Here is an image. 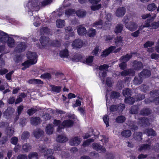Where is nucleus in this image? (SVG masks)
Wrapping results in <instances>:
<instances>
[{
  "instance_id": "nucleus-1",
  "label": "nucleus",
  "mask_w": 159,
  "mask_h": 159,
  "mask_svg": "<svg viewBox=\"0 0 159 159\" xmlns=\"http://www.w3.org/2000/svg\"><path fill=\"white\" fill-rule=\"evenodd\" d=\"M52 1L53 0H44L39 2L36 0L28 2L27 7L31 11H38L41 7H44L46 6L50 5Z\"/></svg>"
},
{
  "instance_id": "nucleus-2",
  "label": "nucleus",
  "mask_w": 159,
  "mask_h": 159,
  "mask_svg": "<svg viewBox=\"0 0 159 159\" xmlns=\"http://www.w3.org/2000/svg\"><path fill=\"white\" fill-rule=\"evenodd\" d=\"M129 20L127 16L124 17L122 21L125 25V27L131 31L135 30L138 28V24L134 21H130L128 22Z\"/></svg>"
},
{
  "instance_id": "nucleus-3",
  "label": "nucleus",
  "mask_w": 159,
  "mask_h": 159,
  "mask_svg": "<svg viewBox=\"0 0 159 159\" xmlns=\"http://www.w3.org/2000/svg\"><path fill=\"white\" fill-rule=\"evenodd\" d=\"M109 66L106 64H104L98 67L101 71L99 74V77L103 84L105 83V77L107 75V71Z\"/></svg>"
},
{
  "instance_id": "nucleus-4",
  "label": "nucleus",
  "mask_w": 159,
  "mask_h": 159,
  "mask_svg": "<svg viewBox=\"0 0 159 159\" xmlns=\"http://www.w3.org/2000/svg\"><path fill=\"white\" fill-rule=\"evenodd\" d=\"M73 121L71 120H68L64 121L62 123V127L59 126L57 129V132L61 133L62 132V129H64L65 127H71L73 125Z\"/></svg>"
},
{
  "instance_id": "nucleus-5",
  "label": "nucleus",
  "mask_w": 159,
  "mask_h": 159,
  "mask_svg": "<svg viewBox=\"0 0 159 159\" xmlns=\"http://www.w3.org/2000/svg\"><path fill=\"white\" fill-rule=\"evenodd\" d=\"M101 0H89V2L92 5L90 6L91 9L93 11L98 10L101 7L100 4H97Z\"/></svg>"
},
{
  "instance_id": "nucleus-6",
  "label": "nucleus",
  "mask_w": 159,
  "mask_h": 159,
  "mask_svg": "<svg viewBox=\"0 0 159 159\" xmlns=\"http://www.w3.org/2000/svg\"><path fill=\"white\" fill-rule=\"evenodd\" d=\"M27 58L32 64H35L37 61V55L35 52H28L26 54Z\"/></svg>"
},
{
  "instance_id": "nucleus-7",
  "label": "nucleus",
  "mask_w": 159,
  "mask_h": 159,
  "mask_svg": "<svg viewBox=\"0 0 159 159\" xmlns=\"http://www.w3.org/2000/svg\"><path fill=\"white\" fill-rule=\"evenodd\" d=\"M27 47L26 43L24 42H19L17 44L15 48V51L17 52L24 51Z\"/></svg>"
},
{
  "instance_id": "nucleus-8",
  "label": "nucleus",
  "mask_w": 159,
  "mask_h": 159,
  "mask_svg": "<svg viewBox=\"0 0 159 159\" xmlns=\"http://www.w3.org/2000/svg\"><path fill=\"white\" fill-rule=\"evenodd\" d=\"M84 44V42L82 40L78 39L73 42L72 45L74 48H80L82 47Z\"/></svg>"
},
{
  "instance_id": "nucleus-9",
  "label": "nucleus",
  "mask_w": 159,
  "mask_h": 159,
  "mask_svg": "<svg viewBox=\"0 0 159 159\" xmlns=\"http://www.w3.org/2000/svg\"><path fill=\"white\" fill-rule=\"evenodd\" d=\"M93 148L99 152L104 153L106 151V149L103 146L97 143H93L92 144Z\"/></svg>"
},
{
  "instance_id": "nucleus-10",
  "label": "nucleus",
  "mask_w": 159,
  "mask_h": 159,
  "mask_svg": "<svg viewBox=\"0 0 159 159\" xmlns=\"http://www.w3.org/2000/svg\"><path fill=\"white\" fill-rule=\"evenodd\" d=\"M158 91L155 90L150 92V95L151 97L149 98L146 99L144 100V102L146 104H148L150 102H153V97L157 96L158 94Z\"/></svg>"
},
{
  "instance_id": "nucleus-11",
  "label": "nucleus",
  "mask_w": 159,
  "mask_h": 159,
  "mask_svg": "<svg viewBox=\"0 0 159 159\" xmlns=\"http://www.w3.org/2000/svg\"><path fill=\"white\" fill-rule=\"evenodd\" d=\"M116 48V47L115 46H111L103 52L102 54L101 55V56L102 57H106L111 52L113 51Z\"/></svg>"
},
{
  "instance_id": "nucleus-12",
  "label": "nucleus",
  "mask_w": 159,
  "mask_h": 159,
  "mask_svg": "<svg viewBox=\"0 0 159 159\" xmlns=\"http://www.w3.org/2000/svg\"><path fill=\"white\" fill-rule=\"evenodd\" d=\"M10 37L6 33L0 31V42L2 43H6Z\"/></svg>"
},
{
  "instance_id": "nucleus-13",
  "label": "nucleus",
  "mask_w": 159,
  "mask_h": 159,
  "mask_svg": "<svg viewBox=\"0 0 159 159\" xmlns=\"http://www.w3.org/2000/svg\"><path fill=\"white\" fill-rule=\"evenodd\" d=\"M139 123L141 126H146L149 125L150 123L149 120L146 118L142 117L139 119Z\"/></svg>"
},
{
  "instance_id": "nucleus-14",
  "label": "nucleus",
  "mask_w": 159,
  "mask_h": 159,
  "mask_svg": "<svg viewBox=\"0 0 159 159\" xmlns=\"http://www.w3.org/2000/svg\"><path fill=\"white\" fill-rule=\"evenodd\" d=\"M126 10L125 7H119L116 10V14L117 17H122L125 15Z\"/></svg>"
},
{
  "instance_id": "nucleus-15",
  "label": "nucleus",
  "mask_w": 159,
  "mask_h": 159,
  "mask_svg": "<svg viewBox=\"0 0 159 159\" xmlns=\"http://www.w3.org/2000/svg\"><path fill=\"white\" fill-rule=\"evenodd\" d=\"M120 74L121 76H125L128 75L133 76L135 74V71L132 69H128L122 71Z\"/></svg>"
},
{
  "instance_id": "nucleus-16",
  "label": "nucleus",
  "mask_w": 159,
  "mask_h": 159,
  "mask_svg": "<svg viewBox=\"0 0 159 159\" xmlns=\"http://www.w3.org/2000/svg\"><path fill=\"white\" fill-rule=\"evenodd\" d=\"M81 141V139L78 137H75L71 139L70 143L71 146H77Z\"/></svg>"
},
{
  "instance_id": "nucleus-17",
  "label": "nucleus",
  "mask_w": 159,
  "mask_h": 159,
  "mask_svg": "<svg viewBox=\"0 0 159 159\" xmlns=\"http://www.w3.org/2000/svg\"><path fill=\"white\" fill-rule=\"evenodd\" d=\"M68 140V138L66 137L64 134L61 135H58L56 139V141L57 142L61 143H64L65 142L67 141Z\"/></svg>"
},
{
  "instance_id": "nucleus-18",
  "label": "nucleus",
  "mask_w": 159,
  "mask_h": 159,
  "mask_svg": "<svg viewBox=\"0 0 159 159\" xmlns=\"http://www.w3.org/2000/svg\"><path fill=\"white\" fill-rule=\"evenodd\" d=\"M43 130L39 129H36L34 131L33 134L36 138L39 139L43 136Z\"/></svg>"
},
{
  "instance_id": "nucleus-19",
  "label": "nucleus",
  "mask_w": 159,
  "mask_h": 159,
  "mask_svg": "<svg viewBox=\"0 0 159 159\" xmlns=\"http://www.w3.org/2000/svg\"><path fill=\"white\" fill-rule=\"evenodd\" d=\"M139 75L142 77L146 78L150 76L151 75V72L150 70L144 69L139 73Z\"/></svg>"
},
{
  "instance_id": "nucleus-20",
  "label": "nucleus",
  "mask_w": 159,
  "mask_h": 159,
  "mask_svg": "<svg viewBox=\"0 0 159 159\" xmlns=\"http://www.w3.org/2000/svg\"><path fill=\"white\" fill-rule=\"evenodd\" d=\"M133 67L135 70H139L143 68V65L141 62L135 61L134 62Z\"/></svg>"
},
{
  "instance_id": "nucleus-21",
  "label": "nucleus",
  "mask_w": 159,
  "mask_h": 159,
  "mask_svg": "<svg viewBox=\"0 0 159 159\" xmlns=\"http://www.w3.org/2000/svg\"><path fill=\"white\" fill-rule=\"evenodd\" d=\"M77 33L80 35H84L87 33V30L85 28L80 25L77 28Z\"/></svg>"
},
{
  "instance_id": "nucleus-22",
  "label": "nucleus",
  "mask_w": 159,
  "mask_h": 159,
  "mask_svg": "<svg viewBox=\"0 0 159 159\" xmlns=\"http://www.w3.org/2000/svg\"><path fill=\"white\" fill-rule=\"evenodd\" d=\"M49 39L44 36H42L40 38V41L41 44L43 47H45L48 45L49 43Z\"/></svg>"
},
{
  "instance_id": "nucleus-23",
  "label": "nucleus",
  "mask_w": 159,
  "mask_h": 159,
  "mask_svg": "<svg viewBox=\"0 0 159 159\" xmlns=\"http://www.w3.org/2000/svg\"><path fill=\"white\" fill-rule=\"evenodd\" d=\"M41 120L39 117H32L30 119V122L31 124L34 125H36L41 122Z\"/></svg>"
},
{
  "instance_id": "nucleus-24",
  "label": "nucleus",
  "mask_w": 159,
  "mask_h": 159,
  "mask_svg": "<svg viewBox=\"0 0 159 159\" xmlns=\"http://www.w3.org/2000/svg\"><path fill=\"white\" fill-rule=\"evenodd\" d=\"M143 81L142 77L139 75L138 76H135L133 80V82L135 85L140 84Z\"/></svg>"
},
{
  "instance_id": "nucleus-25",
  "label": "nucleus",
  "mask_w": 159,
  "mask_h": 159,
  "mask_svg": "<svg viewBox=\"0 0 159 159\" xmlns=\"http://www.w3.org/2000/svg\"><path fill=\"white\" fill-rule=\"evenodd\" d=\"M6 42L8 46L10 48H13L15 45V43L14 39L11 37L8 38Z\"/></svg>"
},
{
  "instance_id": "nucleus-26",
  "label": "nucleus",
  "mask_w": 159,
  "mask_h": 159,
  "mask_svg": "<svg viewBox=\"0 0 159 159\" xmlns=\"http://www.w3.org/2000/svg\"><path fill=\"white\" fill-rule=\"evenodd\" d=\"M59 55L61 58H67L69 56L68 50L66 48L60 52Z\"/></svg>"
},
{
  "instance_id": "nucleus-27",
  "label": "nucleus",
  "mask_w": 159,
  "mask_h": 159,
  "mask_svg": "<svg viewBox=\"0 0 159 159\" xmlns=\"http://www.w3.org/2000/svg\"><path fill=\"white\" fill-rule=\"evenodd\" d=\"M56 24L57 28H61L65 26V23L64 20L58 19L56 21Z\"/></svg>"
},
{
  "instance_id": "nucleus-28",
  "label": "nucleus",
  "mask_w": 159,
  "mask_h": 159,
  "mask_svg": "<svg viewBox=\"0 0 159 159\" xmlns=\"http://www.w3.org/2000/svg\"><path fill=\"white\" fill-rule=\"evenodd\" d=\"M50 87L51 88V90L52 91L54 92L59 93L61 91V87L60 86H56L53 85H50Z\"/></svg>"
},
{
  "instance_id": "nucleus-29",
  "label": "nucleus",
  "mask_w": 159,
  "mask_h": 159,
  "mask_svg": "<svg viewBox=\"0 0 159 159\" xmlns=\"http://www.w3.org/2000/svg\"><path fill=\"white\" fill-rule=\"evenodd\" d=\"M53 126L52 124L48 125L46 129V133L49 135L52 134L53 130Z\"/></svg>"
},
{
  "instance_id": "nucleus-30",
  "label": "nucleus",
  "mask_w": 159,
  "mask_h": 159,
  "mask_svg": "<svg viewBox=\"0 0 159 159\" xmlns=\"http://www.w3.org/2000/svg\"><path fill=\"white\" fill-rule=\"evenodd\" d=\"M28 82L30 84H42L43 83L40 80L32 79L30 80H28Z\"/></svg>"
},
{
  "instance_id": "nucleus-31",
  "label": "nucleus",
  "mask_w": 159,
  "mask_h": 159,
  "mask_svg": "<svg viewBox=\"0 0 159 159\" xmlns=\"http://www.w3.org/2000/svg\"><path fill=\"white\" fill-rule=\"evenodd\" d=\"M32 148V146L29 143H25L22 146L23 150L25 152H28Z\"/></svg>"
},
{
  "instance_id": "nucleus-32",
  "label": "nucleus",
  "mask_w": 159,
  "mask_h": 159,
  "mask_svg": "<svg viewBox=\"0 0 159 159\" xmlns=\"http://www.w3.org/2000/svg\"><path fill=\"white\" fill-rule=\"evenodd\" d=\"M151 111L148 108H143L140 111V114L144 116H148L150 114Z\"/></svg>"
},
{
  "instance_id": "nucleus-33",
  "label": "nucleus",
  "mask_w": 159,
  "mask_h": 159,
  "mask_svg": "<svg viewBox=\"0 0 159 159\" xmlns=\"http://www.w3.org/2000/svg\"><path fill=\"white\" fill-rule=\"evenodd\" d=\"M115 43L116 47L120 45L122 43V38L121 37L117 36L115 39Z\"/></svg>"
},
{
  "instance_id": "nucleus-34",
  "label": "nucleus",
  "mask_w": 159,
  "mask_h": 159,
  "mask_svg": "<svg viewBox=\"0 0 159 159\" xmlns=\"http://www.w3.org/2000/svg\"><path fill=\"white\" fill-rule=\"evenodd\" d=\"M82 58V56L80 54L76 53L71 58V60L73 61L77 62L80 60Z\"/></svg>"
},
{
  "instance_id": "nucleus-35",
  "label": "nucleus",
  "mask_w": 159,
  "mask_h": 159,
  "mask_svg": "<svg viewBox=\"0 0 159 159\" xmlns=\"http://www.w3.org/2000/svg\"><path fill=\"white\" fill-rule=\"evenodd\" d=\"M142 133L141 132H135L133 134L134 138L139 141H140L142 140Z\"/></svg>"
},
{
  "instance_id": "nucleus-36",
  "label": "nucleus",
  "mask_w": 159,
  "mask_h": 159,
  "mask_svg": "<svg viewBox=\"0 0 159 159\" xmlns=\"http://www.w3.org/2000/svg\"><path fill=\"white\" fill-rule=\"evenodd\" d=\"M131 55L129 54H127L126 55L122 56L120 59V60L121 61L126 62L129 60L131 57Z\"/></svg>"
},
{
  "instance_id": "nucleus-37",
  "label": "nucleus",
  "mask_w": 159,
  "mask_h": 159,
  "mask_svg": "<svg viewBox=\"0 0 159 159\" xmlns=\"http://www.w3.org/2000/svg\"><path fill=\"white\" fill-rule=\"evenodd\" d=\"M28 158L29 159H38V154L35 152H31L28 155Z\"/></svg>"
},
{
  "instance_id": "nucleus-38",
  "label": "nucleus",
  "mask_w": 159,
  "mask_h": 159,
  "mask_svg": "<svg viewBox=\"0 0 159 159\" xmlns=\"http://www.w3.org/2000/svg\"><path fill=\"white\" fill-rule=\"evenodd\" d=\"M123 25L122 24H118L117 25L114 30V32L116 34L121 32L123 28Z\"/></svg>"
},
{
  "instance_id": "nucleus-39",
  "label": "nucleus",
  "mask_w": 159,
  "mask_h": 159,
  "mask_svg": "<svg viewBox=\"0 0 159 159\" xmlns=\"http://www.w3.org/2000/svg\"><path fill=\"white\" fill-rule=\"evenodd\" d=\"M128 125L130 127V129L132 130H136L138 129V127L135 125L134 122L132 121H129L128 123Z\"/></svg>"
},
{
  "instance_id": "nucleus-40",
  "label": "nucleus",
  "mask_w": 159,
  "mask_h": 159,
  "mask_svg": "<svg viewBox=\"0 0 159 159\" xmlns=\"http://www.w3.org/2000/svg\"><path fill=\"white\" fill-rule=\"evenodd\" d=\"M139 108L138 107L136 106H132L130 108L129 112L132 114H135L138 112Z\"/></svg>"
},
{
  "instance_id": "nucleus-41",
  "label": "nucleus",
  "mask_w": 159,
  "mask_h": 159,
  "mask_svg": "<svg viewBox=\"0 0 159 159\" xmlns=\"http://www.w3.org/2000/svg\"><path fill=\"white\" fill-rule=\"evenodd\" d=\"M144 133L147 134L148 136L150 135L155 136L156 135L155 131L152 129H147L145 130Z\"/></svg>"
},
{
  "instance_id": "nucleus-42",
  "label": "nucleus",
  "mask_w": 159,
  "mask_h": 159,
  "mask_svg": "<svg viewBox=\"0 0 159 159\" xmlns=\"http://www.w3.org/2000/svg\"><path fill=\"white\" fill-rule=\"evenodd\" d=\"M135 99L132 97L129 96L126 97L125 98V102L126 103L132 104L135 102Z\"/></svg>"
},
{
  "instance_id": "nucleus-43",
  "label": "nucleus",
  "mask_w": 159,
  "mask_h": 159,
  "mask_svg": "<svg viewBox=\"0 0 159 159\" xmlns=\"http://www.w3.org/2000/svg\"><path fill=\"white\" fill-rule=\"evenodd\" d=\"M131 131L129 130H126L121 132V135L125 137H128L131 135Z\"/></svg>"
},
{
  "instance_id": "nucleus-44",
  "label": "nucleus",
  "mask_w": 159,
  "mask_h": 159,
  "mask_svg": "<svg viewBox=\"0 0 159 159\" xmlns=\"http://www.w3.org/2000/svg\"><path fill=\"white\" fill-rule=\"evenodd\" d=\"M150 149V146L148 144H143L140 145L139 150L142 151L145 150H148Z\"/></svg>"
},
{
  "instance_id": "nucleus-45",
  "label": "nucleus",
  "mask_w": 159,
  "mask_h": 159,
  "mask_svg": "<svg viewBox=\"0 0 159 159\" xmlns=\"http://www.w3.org/2000/svg\"><path fill=\"white\" fill-rule=\"evenodd\" d=\"M157 8L156 6L153 3L149 4L147 6V9L150 11H153L155 10Z\"/></svg>"
},
{
  "instance_id": "nucleus-46",
  "label": "nucleus",
  "mask_w": 159,
  "mask_h": 159,
  "mask_svg": "<svg viewBox=\"0 0 159 159\" xmlns=\"http://www.w3.org/2000/svg\"><path fill=\"white\" fill-rule=\"evenodd\" d=\"M76 13L78 17H83L86 15V12L81 10H78L76 12Z\"/></svg>"
},
{
  "instance_id": "nucleus-47",
  "label": "nucleus",
  "mask_w": 159,
  "mask_h": 159,
  "mask_svg": "<svg viewBox=\"0 0 159 159\" xmlns=\"http://www.w3.org/2000/svg\"><path fill=\"white\" fill-rule=\"evenodd\" d=\"M123 95L126 98L131 95V90L129 88L125 89L123 91Z\"/></svg>"
},
{
  "instance_id": "nucleus-48",
  "label": "nucleus",
  "mask_w": 159,
  "mask_h": 159,
  "mask_svg": "<svg viewBox=\"0 0 159 159\" xmlns=\"http://www.w3.org/2000/svg\"><path fill=\"white\" fill-rule=\"evenodd\" d=\"M102 21L101 20H100L99 21L94 23L93 26L97 28H102Z\"/></svg>"
},
{
  "instance_id": "nucleus-49",
  "label": "nucleus",
  "mask_w": 159,
  "mask_h": 159,
  "mask_svg": "<svg viewBox=\"0 0 159 159\" xmlns=\"http://www.w3.org/2000/svg\"><path fill=\"white\" fill-rule=\"evenodd\" d=\"M125 120V117L123 116H120L117 117L116 119V121L118 123H122Z\"/></svg>"
},
{
  "instance_id": "nucleus-50",
  "label": "nucleus",
  "mask_w": 159,
  "mask_h": 159,
  "mask_svg": "<svg viewBox=\"0 0 159 159\" xmlns=\"http://www.w3.org/2000/svg\"><path fill=\"white\" fill-rule=\"evenodd\" d=\"M49 30L47 27H43L41 28L40 30V32L41 35L45 34H48L49 33Z\"/></svg>"
},
{
  "instance_id": "nucleus-51",
  "label": "nucleus",
  "mask_w": 159,
  "mask_h": 159,
  "mask_svg": "<svg viewBox=\"0 0 159 159\" xmlns=\"http://www.w3.org/2000/svg\"><path fill=\"white\" fill-rule=\"evenodd\" d=\"M30 135L28 131L23 132L21 136V139L22 140L26 139L29 138Z\"/></svg>"
},
{
  "instance_id": "nucleus-52",
  "label": "nucleus",
  "mask_w": 159,
  "mask_h": 159,
  "mask_svg": "<svg viewBox=\"0 0 159 159\" xmlns=\"http://www.w3.org/2000/svg\"><path fill=\"white\" fill-rule=\"evenodd\" d=\"M96 33L95 30L92 28L88 31L87 35L89 37H93L95 35Z\"/></svg>"
},
{
  "instance_id": "nucleus-53",
  "label": "nucleus",
  "mask_w": 159,
  "mask_h": 159,
  "mask_svg": "<svg viewBox=\"0 0 159 159\" xmlns=\"http://www.w3.org/2000/svg\"><path fill=\"white\" fill-rule=\"evenodd\" d=\"M6 132L7 134V136L8 137H10L13 135L14 133V131L11 128H8L7 129Z\"/></svg>"
},
{
  "instance_id": "nucleus-54",
  "label": "nucleus",
  "mask_w": 159,
  "mask_h": 159,
  "mask_svg": "<svg viewBox=\"0 0 159 159\" xmlns=\"http://www.w3.org/2000/svg\"><path fill=\"white\" fill-rule=\"evenodd\" d=\"M149 27L153 29H156L159 27V21L157 22H154L150 25Z\"/></svg>"
},
{
  "instance_id": "nucleus-55",
  "label": "nucleus",
  "mask_w": 159,
  "mask_h": 159,
  "mask_svg": "<svg viewBox=\"0 0 159 159\" xmlns=\"http://www.w3.org/2000/svg\"><path fill=\"white\" fill-rule=\"evenodd\" d=\"M32 62L31 61H30L29 60H27L24 63H22V65L23 66L26 67V68L29 67L31 65L34 64L32 63Z\"/></svg>"
},
{
  "instance_id": "nucleus-56",
  "label": "nucleus",
  "mask_w": 159,
  "mask_h": 159,
  "mask_svg": "<svg viewBox=\"0 0 159 159\" xmlns=\"http://www.w3.org/2000/svg\"><path fill=\"white\" fill-rule=\"evenodd\" d=\"M150 26V23L148 22L146 20L145 23L143 25H142L139 26L138 30L140 31V30H142L145 27H148Z\"/></svg>"
},
{
  "instance_id": "nucleus-57",
  "label": "nucleus",
  "mask_w": 159,
  "mask_h": 159,
  "mask_svg": "<svg viewBox=\"0 0 159 159\" xmlns=\"http://www.w3.org/2000/svg\"><path fill=\"white\" fill-rule=\"evenodd\" d=\"M94 139L93 138L89 139L84 142L83 144L84 147H86L90 144V143L93 142Z\"/></svg>"
},
{
  "instance_id": "nucleus-58",
  "label": "nucleus",
  "mask_w": 159,
  "mask_h": 159,
  "mask_svg": "<svg viewBox=\"0 0 159 159\" xmlns=\"http://www.w3.org/2000/svg\"><path fill=\"white\" fill-rule=\"evenodd\" d=\"M54 151L51 149H48L46 150L44 152L43 154L44 156H46L49 155H51L53 154Z\"/></svg>"
},
{
  "instance_id": "nucleus-59",
  "label": "nucleus",
  "mask_w": 159,
  "mask_h": 159,
  "mask_svg": "<svg viewBox=\"0 0 159 159\" xmlns=\"http://www.w3.org/2000/svg\"><path fill=\"white\" fill-rule=\"evenodd\" d=\"M37 110L36 108H32L29 109L27 111V113L29 116H31L34 113L37 111Z\"/></svg>"
},
{
  "instance_id": "nucleus-60",
  "label": "nucleus",
  "mask_w": 159,
  "mask_h": 159,
  "mask_svg": "<svg viewBox=\"0 0 159 159\" xmlns=\"http://www.w3.org/2000/svg\"><path fill=\"white\" fill-rule=\"evenodd\" d=\"M41 77L44 79H50L51 78V75L48 73H45L41 75Z\"/></svg>"
},
{
  "instance_id": "nucleus-61",
  "label": "nucleus",
  "mask_w": 159,
  "mask_h": 159,
  "mask_svg": "<svg viewBox=\"0 0 159 159\" xmlns=\"http://www.w3.org/2000/svg\"><path fill=\"white\" fill-rule=\"evenodd\" d=\"M93 56H90L87 58L86 60V63L87 64L89 65H91L93 61Z\"/></svg>"
},
{
  "instance_id": "nucleus-62",
  "label": "nucleus",
  "mask_w": 159,
  "mask_h": 159,
  "mask_svg": "<svg viewBox=\"0 0 159 159\" xmlns=\"http://www.w3.org/2000/svg\"><path fill=\"white\" fill-rule=\"evenodd\" d=\"M75 13V11L74 10L72 9H69L66 11L65 13L67 16H70Z\"/></svg>"
},
{
  "instance_id": "nucleus-63",
  "label": "nucleus",
  "mask_w": 159,
  "mask_h": 159,
  "mask_svg": "<svg viewBox=\"0 0 159 159\" xmlns=\"http://www.w3.org/2000/svg\"><path fill=\"white\" fill-rule=\"evenodd\" d=\"M127 66V65L125 62L122 61L119 64V67L122 70H125Z\"/></svg>"
},
{
  "instance_id": "nucleus-64",
  "label": "nucleus",
  "mask_w": 159,
  "mask_h": 159,
  "mask_svg": "<svg viewBox=\"0 0 159 159\" xmlns=\"http://www.w3.org/2000/svg\"><path fill=\"white\" fill-rule=\"evenodd\" d=\"M151 57L152 59L157 60L159 59V54L156 53H153L151 55Z\"/></svg>"
}]
</instances>
